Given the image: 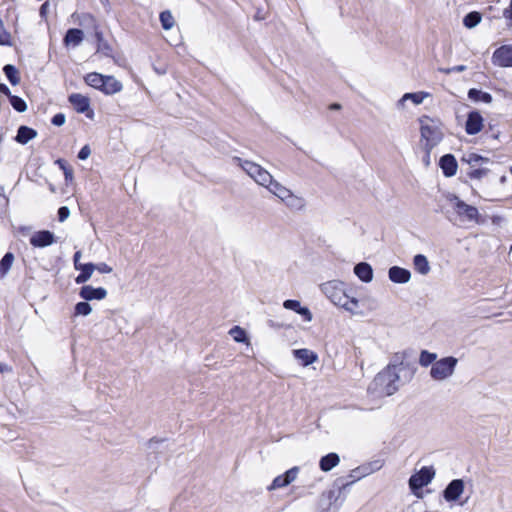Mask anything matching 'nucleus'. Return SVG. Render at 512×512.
I'll return each instance as SVG.
<instances>
[{
  "instance_id": "f257e3e1",
  "label": "nucleus",
  "mask_w": 512,
  "mask_h": 512,
  "mask_svg": "<svg viewBox=\"0 0 512 512\" xmlns=\"http://www.w3.org/2000/svg\"><path fill=\"white\" fill-rule=\"evenodd\" d=\"M422 148L425 151L427 163L432 150L443 140V124L437 118L423 115L419 119Z\"/></svg>"
},
{
  "instance_id": "f03ea898",
  "label": "nucleus",
  "mask_w": 512,
  "mask_h": 512,
  "mask_svg": "<svg viewBox=\"0 0 512 512\" xmlns=\"http://www.w3.org/2000/svg\"><path fill=\"white\" fill-rule=\"evenodd\" d=\"M71 17L75 22H78L79 24L87 23L93 28V37L96 43L97 53H100L105 57H114V48L111 43L104 38V33L93 14L88 12H75Z\"/></svg>"
},
{
  "instance_id": "7ed1b4c3",
  "label": "nucleus",
  "mask_w": 512,
  "mask_h": 512,
  "mask_svg": "<svg viewBox=\"0 0 512 512\" xmlns=\"http://www.w3.org/2000/svg\"><path fill=\"white\" fill-rule=\"evenodd\" d=\"M325 294L336 306L352 313L358 309V300L346 293L343 283L329 282L325 286Z\"/></svg>"
},
{
  "instance_id": "20e7f679",
  "label": "nucleus",
  "mask_w": 512,
  "mask_h": 512,
  "mask_svg": "<svg viewBox=\"0 0 512 512\" xmlns=\"http://www.w3.org/2000/svg\"><path fill=\"white\" fill-rule=\"evenodd\" d=\"M461 162L469 165L470 170L467 172V176L470 179L480 180L489 173V169L482 167L483 164L489 162V158L483 157L477 153L470 152L464 154L461 157Z\"/></svg>"
},
{
  "instance_id": "39448f33",
  "label": "nucleus",
  "mask_w": 512,
  "mask_h": 512,
  "mask_svg": "<svg viewBox=\"0 0 512 512\" xmlns=\"http://www.w3.org/2000/svg\"><path fill=\"white\" fill-rule=\"evenodd\" d=\"M457 362V359L452 356L436 361L430 370L431 377L437 381L448 378L453 374Z\"/></svg>"
},
{
  "instance_id": "423d86ee",
  "label": "nucleus",
  "mask_w": 512,
  "mask_h": 512,
  "mask_svg": "<svg viewBox=\"0 0 512 512\" xmlns=\"http://www.w3.org/2000/svg\"><path fill=\"white\" fill-rule=\"evenodd\" d=\"M242 168L258 184L264 187H268L269 184H271V174L267 170L262 168L260 165L251 161H244V163L242 164Z\"/></svg>"
},
{
  "instance_id": "0eeeda50",
  "label": "nucleus",
  "mask_w": 512,
  "mask_h": 512,
  "mask_svg": "<svg viewBox=\"0 0 512 512\" xmlns=\"http://www.w3.org/2000/svg\"><path fill=\"white\" fill-rule=\"evenodd\" d=\"M68 101L77 113L85 114L90 119L93 118L94 111L90 107L89 97L80 93H72L69 95Z\"/></svg>"
},
{
  "instance_id": "6e6552de",
  "label": "nucleus",
  "mask_w": 512,
  "mask_h": 512,
  "mask_svg": "<svg viewBox=\"0 0 512 512\" xmlns=\"http://www.w3.org/2000/svg\"><path fill=\"white\" fill-rule=\"evenodd\" d=\"M435 472L432 467H422L417 473L413 474L409 479V486L411 490L421 489L422 487L428 485L433 477Z\"/></svg>"
},
{
  "instance_id": "1a4fd4ad",
  "label": "nucleus",
  "mask_w": 512,
  "mask_h": 512,
  "mask_svg": "<svg viewBox=\"0 0 512 512\" xmlns=\"http://www.w3.org/2000/svg\"><path fill=\"white\" fill-rule=\"evenodd\" d=\"M493 63L500 67H512V45H502L492 56Z\"/></svg>"
},
{
  "instance_id": "9d476101",
  "label": "nucleus",
  "mask_w": 512,
  "mask_h": 512,
  "mask_svg": "<svg viewBox=\"0 0 512 512\" xmlns=\"http://www.w3.org/2000/svg\"><path fill=\"white\" fill-rule=\"evenodd\" d=\"M484 127V119L478 111L468 113L465 131L468 135L478 134Z\"/></svg>"
},
{
  "instance_id": "9b49d317",
  "label": "nucleus",
  "mask_w": 512,
  "mask_h": 512,
  "mask_svg": "<svg viewBox=\"0 0 512 512\" xmlns=\"http://www.w3.org/2000/svg\"><path fill=\"white\" fill-rule=\"evenodd\" d=\"M454 210L459 217H465L470 221L477 220L479 217L478 209L475 206L469 205L457 197L454 204Z\"/></svg>"
},
{
  "instance_id": "f8f14e48",
  "label": "nucleus",
  "mask_w": 512,
  "mask_h": 512,
  "mask_svg": "<svg viewBox=\"0 0 512 512\" xmlns=\"http://www.w3.org/2000/svg\"><path fill=\"white\" fill-rule=\"evenodd\" d=\"M464 491V482L462 479L452 480L443 492V497L446 501L452 502L459 499Z\"/></svg>"
},
{
  "instance_id": "ddd939ff",
  "label": "nucleus",
  "mask_w": 512,
  "mask_h": 512,
  "mask_svg": "<svg viewBox=\"0 0 512 512\" xmlns=\"http://www.w3.org/2000/svg\"><path fill=\"white\" fill-rule=\"evenodd\" d=\"M298 474V468L293 467L287 470L284 474L278 475L274 478L271 485L268 487V490H274L278 488L285 487L293 482Z\"/></svg>"
},
{
  "instance_id": "4468645a",
  "label": "nucleus",
  "mask_w": 512,
  "mask_h": 512,
  "mask_svg": "<svg viewBox=\"0 0 512 512\" xmlns=\"http://www.w3.org/2000/svg\"><path fill=\"white\" fill-rule=\"evenodd\" d=\"M79 295L86 301L102 300L107 296V291L102 287L94 288L91 285H84L81 287Z\"/></svg>"
},
{
  "instance_id": "2eb2a0df",
  "label": "nucleus",
  "mask_w": 512,
  "mask_h": 512,
  "mask_svg": "<svg viewBox=\"0 0 512 512\" xmlns=\"http://www.w3.org/2000/svg\"><path fill=\"white\" fill-rule=\"evenodd\" d=\"M439 166L445 177H452L457 173L458 163L452 154L443 155L439 160Z\"/></svg>"
},
{
  "instance_id": "dca6fc26",
  "label": "nucleus",
  "mask_w": 512,
  "mask_h": 512,
  "mask_svg": "<svg viewBox=\"0 0 512 512\" xmlns=\"http://www.w3.org/2000/svg\"><path fill=\"white\" fill-rule=\"evenodd\" d=\"M54 242V235L48 230L35 232L30 238V244L33 247H46Z\"/></svg>"
},
{
  "instance_id": "f3484780",
  "label": "nucleus",
  "mask_w": 512,
  "mask_h": 512,
  "mask_svg": "<svg viewBox=\"0 0 512 512\" xmlns=\"http://www.w3.org/2000/svg\"><path fill=\"white\" fill-rule=\"evenodd\" d=\"M84 40V32L78 28L68 29L64 38L63 44L65 47H76Z\"/></svg>"
},
{
  "instance_id": "a211bd4d",
  "label": "nucleus",
  "mask_w": 512,
  "mask_h": 512,
  "mask_svg": "<svg viewBox=\"0 0 512 512\" xmlns=\"http://www.w3.org/2000/svg\"><path fill=\"white\" fill-rule=\"evenodd\" d=\"M123 86L114 76L104 75L103 84L100 91L106 95H113L122 90Z\"/></svg>"
},
{
  "instance_id": "6ab92c4d",
  "label": "nucleus",
  "mask_w": 512,
  "mask_h": 512,
  "mask_svg": "<svg viewBox=\"0 0 512 512\" xmlns=\"http://www.w3.org/2000/svg\"><path fill=\"white\" fill-rule=\"evenodd\" d=\"M283 307L288 310H292L297 314L303 316L304 320L311 321L312 314L307 307H302L300 301L288 299L283 302Z\"/></svg>"
},
{
  "instance_id": "aec40b11",
  "label": "nucleus",
  "mask_w": 512,
  "mask_h": 512,
  "mask_svg": "<svg viewBox=\"0 0 512 512\" xmlns=\"http://www.w3.org/2000/svg\"><path fill=\"white\" fill-rule=\"evenodd\" d=\"M389 279L394 283H406L410 280L411 274L410 271L399 267V266H393L389 269L388 272Z\"/></svg>"
},
{
  "instance_id": "412c9836",
  "label": "nucleus",
  "mask_w": 512,
  "mask_h": 512,
  "mask_svg": "<svg viewBox=\"0 0 512 512\" xmlns=\"http://www.w3.org/2000/svg\"><path fill=\"white\" fill-rule=\"evenodd\" d=\"M2 94L9 97L10 104L17 112H24L27 109L26 102L19 96L11 95L10 89L2 83Z\"/></svg>"
},
{
  "instance_id": "4be33fe9",
  "label": "nucleus",
  "mask_w": 512,
  "mask_h": 512,
  "mask_svg": "<svg viewBox=\"0 0 512 512\" xmlns=\"http://www.w3.org/2000/svg\"><path fill=\"white\" fill-rule=\"evenodd\" d=\"M37 136V131L31 127L22 125L18 128L17 135L15 137V141L19 144L25 145L30 140L34 139Z\"/></svg>"
},
{
  "instance_id": "5701e85b",
  "label": "nucleus",
  "mask_w": 512,
  "mask_h": 512,
  "mask_svg": "<svg viewBox=\"0 0 512 512\" xmlns=\"http://www.w3.org/2000/svg\"><path fill=\"white\" fill-rule=\"evenodd\" d=\"M354 273L363 282H370L373 278L372 267L366 262L358 263L354 267Z\"/></svg>"
},
{
  "instance_id": "b1692460",
  "label": "nucleus",
  "mask_w": 512,
  "mask_h": 512,
  "mask_svg": "<svg viewBox=\"0 0 512 512\" xmlns=\"http://www.w3.org/2000/svg\"><path fill=\"white\" fill-rule=\"evenodd\" d=\"M295 358L301 361L303 366H308L317 360V355L306 348L296 349L293 351Z\"/></svg>"
},
{
  "instance_id": "393cba45",
  "label": "nucleus",
  "mask_w": 512,
  "mask_h": 512,
  "mask_svg": "<svg viewBox=\"0 0 512 512\" xmlns=\"http://www.w3.org/2000/svg\"><path fill=\"white\" fill-rule=\"evenodd\" d=\"M339 462L340 458L336 453H329L320 459L319 466L322 471L328 472L337 466Z\"/></svg>"
},
{
  "instance_id": "a878e982",
  "label": "nucleus",
  "mask_w": 512,
  "mask_h": 512,
  "mask_svg": "<svg viewBox=\"0 0 512 512\" xmlns=\"http://www.w3.org/2000/svg\"><path fill=\"white\" fill-rule=\"evenodd\" d=\"M78 270L80 271V274L75 278V282L77 284H83L90 279L92 273L95 270V264L86 263V264L79 265Z\"/></svg>"
},
{
  "instance_id": "bb28decb",
  "label": "nucleus",
  "mask_w": 512,
  "mask_h": 512,
  "mask_svg": "<svg viewBox=\"0 0 512 512\" xmlns=\"http://www.w3.org/2000/svg\"><path fill=\"white\" fill-rule=\"evenodd\" d=\"M103 78H104L103 74H100L98 72H90L85 75L84 81L90 87L100 91V89L102 88V84H103Z\"/></svg>"
},
{
  "instance_id": "cd10ccee",
  "label": "nucleus",
  "mask_w": 512,
  "mask_h": 512,
  "mask_svg": "<svg viewBox=\"0 0 512 512\" xmlns=\"http://www.w3.org/2000/svg\"><path fill=\"white\" fill-rule=\"evenodd\" d=\"M3 72L5 73V76L7 77L8 81L11 83V85L15 86L20 83V72L19 70L13 66V65H5L2 68Z\"/></svg>"
},
{
  "instance_id": "c85d7f7f",
  "label": "nucleus",
  "mask_w": 512,
  "mask_h": 512,
  "mask_svg": "<svg viewBox=\"0 0 512 512\" xmlns=\"http://www.w3.org/2000/svg\"><path fill=\"white\" fill-rule=\"evenodd\" d=\"M468 97L474 102L490 103L492 101L491 94L476 88H472L468 91Z\"/></svg>"
},
{
  "instance_id": "c756f323",
  "label": "nucleus",
  "mask_w": 512,
  "mask_h": 512,
  "mask_svg": "<svg viewBox=\"0 0 512 512\" xmlns=\"http://www.w3.org/2000/svg\"><path fill=\"white\" fill-rule=\"evenodd\" d=\"M275 196L280 198L282 201L289 197L291 190L283 186L282 184L271 180V184L267 187Z\"/></svg>"
},
{
  "instance_id": "7c9ffc66",
  "label": "nucleus",
  "mask_w": 512,
  "mask_h": 512,
  "mask_svg": "<svg viewBox=\"0 0 512 512\" xmlns=\"http://www.w3.org/2000/svg\"><path fill=\"white\" fill-rule=\"evenodd\" d=\"M413 264L415 270L423 275L427 274L430 270L428 260L422 254H418L414 257Z\"/></svg>"
},
{
  "instance_id": "2f4dec72",
  "label": "nucleus",
  "mask_w": 512,
  "mask_h": 512,
  "mask_svg": "<svg viewBox=\"0 0 512 512\" xmlns=\"http://www.w3.org/2000/svg\"><path fill=\"white\" fill-rule=\"evenodd\" d=\"M283 202L290 207L291 209L300 210L305 206V201L302 197L296 196L292 193H289V197L285 198Z\"/></svg>"
},
{
  "instance_id": "473e14b6",
  "label": "nucleus",
  "mask_w": 512,
  "mask_h": 512,
  "mask_svg": "<svg viewBox=\"0 0 512 512\" xmlns=\"http://www.w3.org/2000/svg\"><path fill=\"white\" fill-rule=\"evenodd\" d=\"M161 26L164 30H170L175 25V19L169 10H164L159 15Z\"/></svg>"
},
{
  "instance_id": "72a5a7b5",
  "label": "nucleus",
  "mask_w": 512,
  "mask_h": 512,
  "mask_svg": "<svg viewBox=\"0 0 512 512\" xmlns=\"http://www.w3.org/2000/svg\"><path fill=\"white\" fill-rule=\"evenodd\" d=\"M481 19L482 16L479 12L472 11L464 17L463 24L467 28H473L480 23Z\"/></svg>"
},
{
  "instance_id": "f704fd0d",
  "label": "nucleus",
  "mask_w": 512,
  "mask_h": 512,
  "mask_svg": "<svg viewBox=\"0 0 512 512\" xmlns=\"http://www.w3.org/2000/svg\"><path fill=\"white\" fill-rule=\"evenodd\" d=\"M437 354L431 353L427 350H422L419 357V364L423 367H428L436 362Z\"/></svg>"
},
{
  "instance_id": "c9c22d12",
  "label": "nucleus",
  "mask_w": 512,
  "mask_h": 512,
  "mask_svg": "<svg viewBox=\"0 0 512 512\" xmlns=\"http://www.w3.org/2000/svg\"><path fill=\"white\" fill-rule=\"evenodd\" d=\"M429 96L427 92L406 93L403 100L410 99L415 105L421 104L425 98Z\"/></svg>"
},
{
  "instance_id": "e433bc0d",
  "label": "nucleus",
  "mask_w": 512,
  "mask_h": 512,
  "mask_svg": "<svg viewBox=\"0 0 512 512\" xmlns=\"http://www.w3.org/2000/svg\"><path fill=\"white\" fill-rule=\"evenodd\" d=\"M91 306L89 303L85 301L83 302H79L75 305V310H74V315L75 316H78V315H83V316H86L88 314H90L91 312Z\"/></svg>"
},
{
  "instance_id": "4c0bfd02",
  "label": "nucleus",
  "mask_w": 512,
  "mask_h": 512,
  "mask_svg": "<svg viewBox=\"0 0 512 512\" xmlns=\"http://www.w3.org/2000/svg\"><path fill=\"white\" fill-rule=\"evenodd\" d=\"M229 333L236 342H244L246 340V332L239 326H234Z\"/></svg>"
},
{
  "instance_id": "58836bf2",
  "label": "nucleus",
  "mask_w": 512,
  "mask_h": 512,
  "mask_svg": "<svg viewBox=\"0 0 512 512\" xmlns=\"http://www.w3.org/2000/svg\"><path fill=\"white\" fill-rule=\"evenodd\" d=\"M58 166L63 170L65 179H72L73 177V169L70 165L67 164V162L64 159H58L56 161Z\"/></svg>"
},
{
  "instance_id": "ea45409f",
  "label": "nucleus",
  "mask_w": 512,
  "mask_h": 512,
  "mask_svg": "<svg viewBox=\"0 0 512 512\" xmlns=\"http://www.w3.org/2000/svg\"><path fill=\"white\" fill-rule=\"evenodd\" d=\"M14 261V255L11 252H7L2 257V276L7 273Z\"/></svg>"
},
{
  "instance_id": "a19ab883",
  "label": "nucleus",
  "mask_w": 512,
  "mask_h": 512,
  "mask_svg": "<svg viewBox=\"0 0 512 512\" xmlns=\"http://www.w3.org/2000/svg\"><path fill=\"white\" fill-rule=\"evenodd\" d=\"M385 376H388L389 377V382H394L396 380H398V375L396 373V366H388L386 368V370L384 371V373L382 374V377H385Z\"/></svg>"
},
{
  "instance_id": "79ce46f5",
  "label": "nucleus",
  "mask_w": 512,
  "mask_h": 512,
  "mask_svg": "<svg viewBox=\"0 0 512 512\" xmlns=\"http://www.w3.org/2000/svg\"><path fill=\"white\" fill-rule=\"evenodd\" d=\"M503 17L507 20L508 26L512 27V0H510L509 5L504 8Z\"/></svg>"
},
{
  "instance_id": "37998d69",
  "label": "nucleus",
  "mask_w": 512,
  "mask_h": 512,
  "mask_svg": "<svg viewBox=\"0 0 512 512\" xmlns=\"http://www.w3.org/2000/svg\"><path fill=\"white\" fill-rule=\"evenodd\" d=\"M70 215V210L66 206H62L58 209V220L60 222L65 221Z\"/></svg>"
},
{
  "instance_id": "c03bdc74",
  "label": "nucleus",
  "mask_w": 512,
  "mask_h": 512,
  "mask_svg": "<svg viewBox=\"0 0 512 512\" xmlns=\"http://www.w3.org/2000/svg\"><path fill=\"white\" fill-rule=\"evenodd\" d=\"M52 124L61 126L65 123V115L62 113L55 114L51 120Z\"/></svg>"
},
{
  "instance_id": "a18cd8bd",
  "label": "nucleus",
  "mask_w": 512,
  "mask_h": 512,
  "mask_svg": "<svg viewBox=\"0 0 512 512\" xmlns=\"http://www.w3.org/2000/svg\"><path fill=\"white\" fill-rule=\"evenodd\" d=\"M90 153H91V150H90L89 146L85 145L79 151L78 158L81 159V160H85V159H87L89 157Z\"/></svg>"
},
{
  "instance_id": "49530a36",
  "label": "nucleus",
  "mask_w": 512,
  "mask_h": 512,
  "mask_svg": "<svg viewBox=\"0 0 512 512\" xmlns=\"http://www.w3.org/2000/svg\"><path fill=\"white\" fill-rule=\"evenodd\" d=\"M95 270H98L101 273H110L112 271V268L106 263H99L95 265Z\"/></svg>"
},
{
  "instance_id": "de8ad7c7",
  "label": "nucleus",
  "mask_w": 512,
  "mask_h": 512,
  "mask_svg": "<svg viewBox=\"0 0 512 512\" xmlns=\"http://www.w3.org/2000/svg\"><path fill=\"white\" fill-rule=\"evenodd\" d=\"M80 257H81V252L80 251L75 252V254L73 256V263H74V267L76 270L79 269V265H82V263H80Z\"/></svg>"
},
{
  "instance_id": "09e8293b",
  "label": "nucleus",
  "mask_w": 512,
  "mask_h": 512,
  "mask_svg": "<svg viewBox=\"0 0 512 512\" xmlns=\"http://www.w3.org/2000/svg\"><path fill=\"white\" fill-rule=\"evenodd\" d=\"M10 44V34L2 31V45Z\"/></svg>"
},
{
  "instance_id": "8fccbe9b",
  "label": "nucleus",
  "mask_w": 512,
  "mask_h": 512,
  "mask_svg": "<svg viewBox=\"0 0 512 512\" xmlns=\"http://www.w3.org/2000/svg\"><path fill=\"white\" fill-rule=\"evenodd\" d=\"M48 2H45L40 7V15L44 16L46 14L47 8H48Z\"/></svg>"
},
{
  "instance_id": "3c124183",
  "label": "nucleus",
  "mask_w": 512,
  "mask_h": 512,
  "mask_svg": "<svg viewBox=\"0 0 512 512\" xmlns=\"http://www.w3.org/2000/svg\"><path fill=\"white\" fill-rule=\"evenodd\" d=\"M329 109H331V110H339V109H341V105L338 104V103H333V104H331L329 106Z\"/></svg>"
},
{
  "instance_id": "603ef678",
  "label": "nucleus",
  "mask_w": 512,
  "mask_h": 512,
  "mask_svg": "<svg viewBox=\"0 0 512 512\" xmlns=\"http://www.w3.org/2000/svg\"><path fill=\"white\" fill-rule=\"evenodd\" d=\"M500 181H501L502 183H505V181H506V176H502V177H501V179H500Z\"/></svg>"
},
{
  "instance_id": "864d4df0",
  "label": "nucleus",
  "mask_w": 512,
  "mask_h": 512,
  "mask_svg": "<svg viewBox=\"0 0 512 512\" xmlns=\"http://www.w3.org/2000/svg\"><path fill=\"white\" fill-rule=\"evenodd\" d=\"M464 69L463 66L458 67V70L462 71Z\"/></svg>"
},
{
  "instance_id": "5fc2aeb1",
  "label": "nucleus",
  "mask_w": 512,
  "mask_h": 512,
  "mask_svg": "<svg viewBox=\"0 0 512 512\" xmlns=\"http://www.w3.org/2000/svg\"><path fill=\"white\" fill-rule=\"evenodd\" d=\"M509 170H510V173L512 174V166L510 167V169H509Z\"/></svg>"
}]
</instances>
